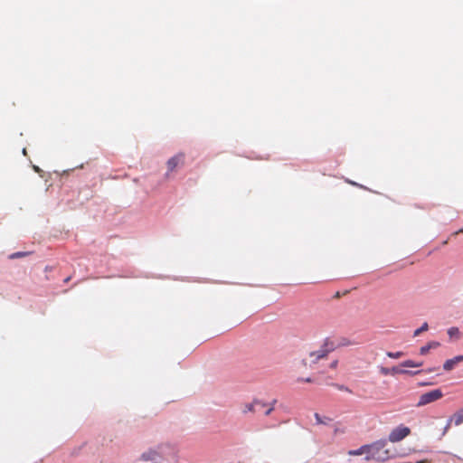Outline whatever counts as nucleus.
Instances as JSON below:
<instances>
[{"label":"nucleus","mask_w":463,"mask_h":463,"mask_svg":"<svg viewBox=\"0 0 463 463\" xmlns=\"http://www.w3.org/2000/svg\"><path fill=\"white\" fill-rule=\"evenodd\" d=\"M156 458H157V453L156 451H153V450L145 452V453H143L141 455V458L144 461L155 460V459H156Z\"/></svg>","instance_id":"obj_8"},{"label":"nucleus","mask_w":463,"mask_h":463,"mask_svg":"<svg viewBox=\"0 0 463 463\" xmlns=\"http://www.w3.org/2000/svg\"><path fill=\"white\" fill-rule=\"evenodd\" d=\"M265 404L264 403H261L260 402H254L252 403H248L245 405V410L243 411L244 413L248 412V411H251V412H255L256 411V409L255 407H264Z\"/></svg>","instance_id":"obj_7"},{"label":"nucleus","mask_w":463,"mask_h":463,"mask_svg":"<svg viewBox=\"0 0 463 463\" xmlns=\"http://www.w3.org/2000/svg\"><path fill=\"white\" fill-rule=\"evenodd\" d=\"M437 345H438V344L433 342V343H430L424 346H421L420 349V354L424 355L430 351V348L436 347Z\"/></svg>","instance_id":"obj_9"},{"label":"nucleus","mask_w":463,"mask_h":463,"mask_svg":"<svg viewBox=\"0 0 463 463\" xmlns=\"http://www.w3.org/2000/svg\"><path fill=\"white\" fill-rule=\"evenodd\" d=\"M335 387L340 391L351 392L350 389L345 385L335 384Z\"/></svg>","instance_id":"obj_19"},{"label":"nucleus","mask_w":463,"mask_h":463,"mask_svg":"<svg viewBox=\"0 0 463 463\" xmlns=\"http://www.w3.org/2000/svg\"><path fill=\"white\" fill-rule=\"evenodd\" d=\"M184 160L185 155L184 153L182 152L169 158L166 162L167 172L165 174V176L168 177L170 174L175 171L177 167L183 166L184 165Z\"/></svg>","instance_id":"obj_4"},{"label":"nucleus","mask_w":463,"mask_h":463,"mask_svg":"<svg viewBox=\"0 0 463 463\" xmlns=\"http://www.w3.org/2000/svg\"><path fill=\"white\" fill-rule=\"evenodd\" d=\"M34 170H35L36 172H38L40 169H39V167H38V166H34Z\"/></svg>","instance_id":"obj_25"},{"label":"nucleus","mask_w":463,"mask_h":463,"mask_svg":"<svg viewBox=\"0 0 463 463\" xmlns=\"http://www.w3.org/2000/svg\"><path fill=\"white\" fill-rule=\"evenodd\" d=\"M28 254H29L28 252L19 251V252L14 253L11 256V258H22V257L27 256Z\"/></svg>","instance_id":"obj_17"},{"label":"nucleus","mask_w":463,"mask_h":463,"mask_svg":"<svg viewBox=\"0 0 463 463\" xmlns=\"http://www.w3.org/2000/svg\"><path fill=\"white\" fill-rule=\"evenodd\" d=\"M460 232H463V228H462V229H460V230H458V232H455L453 233V235H457V234H458V233H460Z\"/></svg>","instance_id":"obj_24"},{"label":"nucleus","mask_w":463,"mask_h":463,"mask_svg":"<svg viewBox=\"0 0 463 463\" xmlns=\"http://www.w3.org/2000/svg\"><path fill=\"white\" fill-rule=\"evenodd\" d=\"M454 422L455 425L458 426L463 422V409L458 412H456L447 422V425L445 426V431H447L450 426L451 423Z\"/></svg>","instance_id":"obj_5"},{"label":"nucleus","mask_w":463,"mask_h":463,"mask_svg":"<svg viewBox=\"0 0 463 463\" xmlns=\"http://www.w3.org/2000/svg\"><path fill=\"white\" fill-rule=\"evenodd\" d=\"M354 455H362V454H365V453L363 452V450H361V448H360L358 450L354 451Z\"/></svg>","instance_id":"obj_22"},{"label":"nucleus","mask_w":463,"mask_h":463,"mask_svg":"<svg viewBox=\"0 0 463 463\" xmlns=\"http://www.w3.org/2000/svg\"><path fill=\"white\" fill-rule=\"evenodd\" d=\"M448 335L452 338V337H458L459 335V330L458 327L456 326H452L450 328H449L448 330Z\"/></svg>","instance_id":"obj_12"},{"label":"nucleus","mask_w":463,"mask_h":463,"mask_svg":"<svg viewBox=\"0 0 463 463\" xmlns=\"http://www.w3.org/2000/svg\"><path fill=\"white\" fill-rule=\"evenodd\" d=\"M274 410V407L273 405L270 406L266 411H265V415H269L271 413V411Z\"/></svg>","instance_id":"obj_21"},{"label":"nucleus","mask_w":463,"mask_h":463,"mask_svg":"<svg viewBox=\"0 0 463 463\" xmlns=\"http://www.w3.org/2000/svg\"><path fill=\"white\" fill-rule=\"evenodd\" d=\"M411 434V429L402 424L394 428L389 434V440L392 443L399 442Z\"/></svg>","instance_id":"obj_3"},{"label":"nucleus","mask_w":463,"mask_h":463,"mask_svg":"<svg viewBox=\"0 0 463 463\" xmlns=\"http://www.w3.org/2000/svg\"><path fill=\"white\" fill-rule=\"evenodd\" d=\"M428 328H429V325H428V323H427V322H424V323L422 324V326H421L420 328H418V329H416V330L414 331L413 335H414V336H418V335H420L422 332L427 331V330H428Z\"/></svg>","instance_id":"obj_11"},{"label":"nucleus","mask_w":463,"mask_h":463,"mask_svg":"<svg viewBox=\"0 0 463 463\" xmlns=\"http://www.w3.org/2000/svg\"><path fill=\"white\" fill-rule=\"evenodd\" d=\"M385 447V440H378L372 444L361 447V450L366 454L367 458L374 459L377 461H384L390 456L389 450Z\"/></svg>","instance_id":"obj_1"},{"label":"nucleus","mask_w":463,"mask_h":463,"mask_svg":"<svg viewBox=\"0 0 463 463\" xmlns=\"http://www.w3.org/2000/svg\"><path fill=\"white\" fill-rule=\"evenodd\" d=\"M298 381H304L306 383H311L312 380L310 378H307V379H299Z\"/></svg>","instance_id":"obj_23"},{"label":"nucleus","mask_w":463,"mask_h":463,"mask_svg":"<svg viewBox=\"0 0 463 463\" xmlns=\"http://www.w3.org/2000/svg\"><path fill=\"white\" fill-rule=\"evenodd\" d=\"M403 367H420L422 365V363H415L412 360H406L401 364Z\"/></svg>","instance_id":"obj_10"},{"label":"nucleus","mask_w":463,"mask_h":463,"mask_svg":"<svg viewBox=\"0 0 463 463\" xmlns=\"http://www.w3.org/2000/svg\"><path fill=\"white\" fill-rule=\"evenodd\" d=\"M391 370V373L392 374H395V373H401V374H403V373H408L409 372L406 371V370H402V369H400L399 367L397 366H394L392 367Z\"/></svg>","instance_id":"obj_16"},{"label":"nucleus","mask_w":463,"mask_h":463,"mask_svg":"<svg viewBox=\"0 0 463 463\" xmlns=\"http://www.w3.org/2000/svg\"><path fill=\"white\" fill-rule=\"evenodd\" d=\"M327 352L326 350H319L314 353H311V356H315L316 359H322L326 356Z\"/></svg>","instance_id":"obj_13"},{"label":"nucleus","mask_w":463,"mask_h":463,"mask_svg":"<svg viewBox=\"0 0 463 463\" xmlns=\"http://www.w3.org/2000/svg\"><path fill=\"white\" fill-rule=\"evenodd\" d=\"M337 364H338V361H337V360L333 361V362L330 364V368H332V369L336 368Z\"/></svg>","instance_id":"obj_20"},{"label":"nucleus","mask_w":463,"mask_h":463,"mask_svg":"<svg viewBox=\"0 0 463 463\" xmlns=\"http://www.w3.org/2000/svg\"><path fill=\"white\" fill-rule=\"evenodd\" d=\"M315 419L317 424H326L330 420L329 418L323 419L318 413H315Z\"/></svg>","instance_id":"obj_14"},{"label":"nucleus","mask_w":463,"mask_h":463,"mask_svg":"<svg viewBox=\"0 0 463 463\" xmlns=\"http://www.w3.org/2000/svg\"><path fill=\"white\" fill-rule=\"evenodd\" d=\"M70 279H71V278H70V277H68L67 279H65V280H64V281H65V282H68V281L70 280Z\"/></svg>","instance_id":"obj_26"},{"label":"nucleus","mask_w":463,"mask_h":463,"mask_svg":"<svg viewBox=\"0 0 463 463\" xmlns=\"http://www.w3.org/2000/svg\"><path fill=\"white\" fill-rule=\"evenodd\" d=\"M387 356L390 357V358H393V359H398L400 357H402L403 355V353L402 352H395V353H392V352H387Z\"/></svg>","instance_id":"obj_15"},{"label":"nucleus","mask_w":463,"mask_h":463,"mask_svg":"<svg viewBox=\"0 0 463 463\" xmlns=\"http://www.w3.org/2000/svg\"><path fill=\"white\" fill-rule=\"evenodd\" d=\"M459 361H463V356L462 355H459V356H456L455 358L453 359H449V360H447L444 364H443V368L444 370L446 371H450L451 369L454 368V366L457 364V363H458Z\"/></svg>","instance_id":"obj_6"},{"label":"nucleus","mask_w":463,"mask_h":463,"mask_svg":"<svg viewBox=\"0 0 463 463\" xmlns=\"http://www.w3.org/2000/svg\"><path fill=\"white\" fill-rule=\"evenodd\" d=\"M443 397V393L439 389H435L430 392L422 393L417 402L418 407L425 406L429 403L434 402Z\"/></svg>","instance_id":"obj_2"},{"label":"nucleus","mask_w":463,"mask_h":463,"mask_svg":"<svg viewBox=\"0 0 463 463\" xmlns=\"http://www.w3.org/2000/svg\"><path fill=\"white\" fill-rule=\"evenodd\" d=\"M380 373L383 375H387V374H390L391 373V370L389 368H386V367H381L380 368Z\"/></svg>","instance_id":"obj_18"}]
</instances>
